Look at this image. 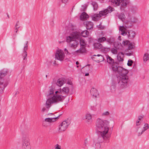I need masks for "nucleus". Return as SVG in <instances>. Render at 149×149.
I'll return each instance as SVG.
<instances>
[{
	"label": "nucleus",
	"mask_w": 149,
	"mask_h": 149,
	"mask_svg": "<svg viewBox=\"0 0 149 149\" xmlns=\"http://www.w3.org/2000/svg\"><path fill=\"white\" fill-rule=\"evenodd\" d=\"M55 93V94L52 97L49 98L46 101L45 106L48 109L51 107L52 104L57 103L60 102H62L66 97V95L63 96L57 94L59 93L62 94L61 90L57 91Z\"/></svg>",
	"instance_id": "f257e3e1"
},
{
	"label": "nucleus",
	"mask_w": 149,
	"mask_h": 149,
	"mask_svg": "<svg viewBox=\"0 0 149 149\" xmlns=\"http://www.w3.org/2000/svg\"><path fill=\"white\" fill-rule=\"evenodd\" d=\"M109 123V122L106 120H102L100 118H98L96 122V126L97 128L100 131V132H105L106 131V129L107 130V132H108Z\"/></svg>",
	"instance_id": "f03ea898"
},
{
	"label": "nucleus",
	"mask_w": 149,
	"mask_h": 149,
	"mask_svg": "<svg viewBox=\"0 0 149 149\" xmlns=\"http://www.w3.org/2000/svg\"><path fill=\"white\" fill-rule=\"evenodd\" d=\"M129 81V79L128 76L120 75L117 77V82L119 87L120 88H126Z\"/></svg>",
	"instance_id": "7ed1b4c3"
},
{
	"label": "nucleus",
	"mask_w": 149,
	"mask_h": 149,
	"mask_svg": "<svg viewBox=\"0 0 149 149\" xmlns=\"http://www.w3.org/2000/svg\"><path fill=\"white\" fill-rule=\"evenodd\" d=\"M119 30L121 35L124 36L127 35L129 39H133L135 36V33L134 31L132 30L127 31V29L123 26H120Z\"/></svg>",
	"instance_id": "20e7f679"
},
{
	"label": "nucleus",
	"mask_w": 149,
	"mask_h": 149,
	"mask_svg": "<svg viewBox=\"0 0 149 149\" xmlns=\"http://www.w3.org/2000/svg\"><path fill=\"white\" fill-rule=\"evenodd\" d=\"M7 71L6 70H3L0 71V93H2L3 89L8 84L7 82H4L3 78L6 76Z\"/></svg>",
	"instance_id": "39448f33"
},
{
	"label": "nucleus",
	"mask_w": 149,
	"mask_h": 149,
	"mask_svg": "<svg viewBox=\"0 0 149 149\" xmlns=\"http://www.w3.org/2000/svg\"><path fill=\"white\" fill-rule=\"evenodd\" d=\"M106 130V131L105 132H99L98 136L97 139L99 143H102L104 141H105V142H108V141L110 137V135L108 134L107 130Z\"/></svg>",
	"instance_id": "423d86ee"
},
{
	"label": "nucleus",
	"mask_w": 149,
	"mask_h": 149,
	"mask_svg": "<svg viewBox=\"0 0 149 149\" xmlns=\"http://www.w3.org/2000/svg\"><path fill=\"white\" fill-rule=\"evenodd\" d=\"M111 2L114 5L119 6L120 4V10L121 11H124L126 8L130 3L129 0H111Z\"/></svg>",
	"instance_id": "0eeeda50"
},
{
	"label": "nucleus",
	"mask_w": 149,
	"mask_h": 149,
	"mask_svg": "<svg viewBox=\"0 0 149 149\" xmlns=\"http://www.w3.org/2000/svg\"><path fill=\"white\" fill-rule=\"evenodd\" d=\"M71 36H69L66 38V41L67 42H71L73 41L74 39H76L79 38L80 36V33L77 31L73 32L70 34Z\"/></svg>",
	"instance_id": "6e6552de"
},
{
	"label": "nucleus",
	"mask_w": 149,
	"mask_h": 149,
	"mask_svg": "<svg viewBox=\"0 0 149 149\" xmlns=\"http://www.w3.org/2000/svg\"><path fill=\"white\" fill-rule=\"evenodd\" d=\"M70 123L68 120L63 121L59 126V131L61 132L65 131L68 127Z\"/></svg>",
	"instance_id": "1a4fd4ad"
},
{
	"label": "nucleus",
	"mask_w": 149,
	"mask_h": 149,
	"mask_svg": "<svg viewBox=\"0 0 149 149\" xmlns=\"http://www.w3.org/2000/svg\"><path fill=\"white\" fill-rule=\"evenodd\" d=\"M29 139L26 136L23 137L22 142V149H31Z\"/></svg>",
	"instance_id": "9d476101"
},
{
	"label": "nucleus",
	"mask_w": 149,
	"mask_h": 149,
	"mask_svg": "<svg viewBox=\"0 0 149 149\" xmlns=\"http://www.w3.org/2000/svg\"><path fill=\"white\" fill-rule=\"evenodd\" d=\"M65 56V54L62 50L59 49L57 50L55 55L56 59L61 61L64 59Z\"/></svg>",
	"instance_id": "9b49d317"
},
{
	"label": "nucleus",
	"mask_w": 149,
	"mask_h": 149,
	"mask_svg": "<svg viewBox=\"0 0 149 149\" xmlns=\"http://www.w3.org/2000/svg\"><path fill=\"white\" fill-rule=\"evenodd\" d=\"M114 10V8L109 6L107 8L99 11V13L101 17L103 16H106L109 13H111Z\"/></svg>",
	"instance_id": "f8f14e48"
},
{
	"label": "nucleus",
	"mask_w": 149,
	"mask_h": 149,
	"mask_svg": "<svg viewBox=\"0 0 149 149\" xmlns=\"http://www.w3.org/2000/svg\"><path fill=\"white\" fill-rule=\"evenodd\" d=\"M114 45V47L111 48V51L113 54H116L117 53V49H119L120 47H121L122 45L120 42H115Z\"/></svg>",
	"instance_id": "ddd939ff"
},
{
	"label": "nucleus",
	"mask_w": 149,
	"mask_h": 149,
	"mask_svg": "<svg viewBox=\"0 0 149 149\" xmlns=\"http://www.w3.org/2000/svg\"><path fill=\"white\" fill-rule=\"evenodd\" d=\"M92 58L93 60L97 62H100L104 60L103 56L99 54L93 55L92 57Z\"/></svg>",
	"instance_id": "4468645a"
},
{
	"label": "nucleus",
	"mask_w": 149,
	"mask_h": 149,
	"mask_svg": "<svg viewBox=\"0 0 149 149\" xmlns=\"http://www.w3.org/2000/svg\"><path fill=\"white\" fill-rule=\"evenodd\" d=\"M90 17H91L93 20L97 21L100 19L101 17L99 13L96 14H92L90 15Z\"/></svg>",
	"instance_id": "2eb2a0df"
},
{
	"label": "nucleus",
	"mask_w": 149,
	"mask_h": 149,
	"mask_svg": "<svg viewBox=\"0 0 149 149\" xmlns=\"http://www.w3.org/2000/svg\"><path fill=\"white\" fill-rule=\"evenodd\" d=\"M91 95L95 98L98 97L99 96V94L97 90L95 88H93L91 89Z\"/></svg>",
	"instance_id": "dca6fc26"
},
{
	"label": "nucleus",
	"mask_w": 149,
	"mask_h": 149,
	"mask_svg": "<svg viewBox=\"0 0 149 149\" xmlns=\"http://www.w3.org/2000/svg\"><path fill=\"white\" fill-rule=\"evenodd\" d=\"M119 67H120V66H119L118 63L116 62H115L112 65L111 67L112 71L114 72H117L118 70Z\"/></svg>",
	"instance_id": "f3484780"
},
{
	"label": "nucleus",
	"mask_w": 149,
	"mask_h": 149,
	"mask_svg": "<svg viewBox=\"0 0 149 149\" xmlns=\"http://www.w3.org/2000/svg\"><path fill=\"white\" fill-rule=\"evenodd\" d=\"M94 47L96 49H100L101 51L103 50V46L102 44L99 42H95L93 44Z\"/></svg>",
	"instance_id": "a211bd4d"
},
{
	"label": "nucleus",
	"mask_w": 149,
	"mask_h": 149,
	"mask_svg": "<svg viewBox=\"0 0 149 149\" xmlns=\"http://www.w3.org/2000/svg\"><path fill=\"white\" fill-rule=\"evenodd\" d=\"M84 24L86 25V27L87 30H90L93 29V24L90 21L86 22H84Z\"/></svg>",
	"instance_id": "6ab92c4d"
},
{
	"label": "nucleus",
	"mask_w": 149,
	"mask_h": 149,
	"mask_svg": "<svg viewBox=\"0 0 149 149\" xmlns=\"http://www.w3.org/2000/svg\"><path fill=\"white\" fill-rule=\"evenodd\" d=\"M124 54L123 52L118 53L117 56V59L119 62H122L124 60Z\"/></svg>",
	"instance_id": "aec40b11"
},
{
	"label": "nucleus",
	"mask_w": 149,
	"mask_h": 149,
	"mask_svg": "<svg viewBox=\"0 0 149 149\" xmlns=\"http://www.w3.org/2000/svg\"><path fill=\"white\" fill-rule=\"evenodd\" d=\"M65 79H60L58 80L56 83L57 85L61 87L65 82Z\"/></svg>",
	"instance_id": "412c9836"
},
{
	"label": "nucleus",
	"mask_w": 149,
	"mask_h": 149,
	"mask_svg": "<svg viewBox=\"0 0 149 149\" xmlns=\"http://www.w3.org/2000/svg\"><path fill=\"white\" fill-rule=\"evenodd\" d=\"M92 118V116L90 113H87L86 115V118L87 120L86 123L89 124L92 122L91 120Z\"/></svg>",
	"instance_id": "4be33fe9"
},
{
	"label": "nucleus",
	"mask_w": 149,
	"mask_h": 149,
	"mask_svg": "<svg viewBox=\"0 0 149 149\" xmlns=\"http://www.w3.org/2000/svg\"><path fill=\"white\" fill-rule=\"evenodd\" d=\"M136 132L138 133V136H139L143 134L144 131L142 130V128L139 127L136 129Z\"/></svg>",
	"instance_id": "5701e85b"
},
{
	"label": "nucleus",
	"mask_w": 149,
	"mask_h": 149,
	"mask_svg": "<svg viewBox=\"0 0 149 149\" xmlns=\"http://www.w3.org/2000/svg\"><path fill=\"white\" fill-rule=\"evenodd\" d=\"M73 43H71V47L74 49L76 48L79 45V42L76 39H74Z\"/></svg>",
	"instance_id": "b1692460"
},
{
	"label": "nucleus",
	"mask_w": 149,
	"mask_h": 149,
	"mask_svg": "<svg viewBox=\"0 0 149 149\" xmlns=\"http://www.w3.org/2000/svg\"><path fill=\"white\" fill-rule=\"evenodd\" d=\"M88 15L85 12H83L80 15V19L81 20H84L88 17Z\"/></svg>",
	"instance_id": "393cba45"
},
{
	"label": "nucleus",
	"mask_w": 149,
	"mask_h": 149,
	"mask_svg": "<svg viewBox=\"0 0 149 149\" xmlns=\"http://www.w3.org/2000/svg\"><path fill=\"white\" fill-rule=\"evenodd\" d=\"M107 63L110 64H113L115 62L114 60L108 55L107 56Z\"/></svg>",
	"instance_id": "a878e982"
},
{
	"label": "nucleus",
	"mask_w": 149,
	"mask_h": 149,
	"mask_svg": "<svg viewBox=\"0 0 149 149\" xmlns=\"http://www.w3.org/2000/svg\"><path fill=\"white\" fill-rule=\"evenodd\" d=\"M62 93L65 95L66 96L68 95L69 92V89L68 87H64L62 89L61 91Z\"/></svg>",
	"instance_id": "bb28decb"
},
{
	"label": "nucleus",
	"mask_w": 149,
	"mask_h": 149,
	"mask_svg": "<svg viewBox=\"0 0 149 149\" xmlns=\"http://www.w3.org/2000/svg\"><path fill=\"white\" fill-rule=\"evenodd\" d=\"M60 116H58L56 117L55 118H46L45 120V121L48 122H54L56 121V120L57 118H59V117Z\"/></svg>",
	"instance_id": "cd10ccee"
},
{
	"label": "nucleus",
	"mask_w": 149,
	"mask_h": 149,
	"mask_svg": "<svg viewBox=\"0 0 149 149\" xmlns=\"http://www.w3.org/2000/svg\"><path fill=\"white\" fill-rule=\"evenodd\" d=\"M85 47H83L82 46H81L80 48L76 51L75 52H76L77 53H83L85 52L86 51Z\"/></svg>",
	"instance_id": "c85d7f7f"
},
{
	"label": "nucleus",
	"mask_w": 149,
	"mask_h": 149,
	"mask_svg": "<svg viewBox=\"0 0 149 149\" xmlns=\"http://www.w3.org/2000/svg\"><path fill=\"white\" fill-rule=\"evenodd\" d=\"M81 35L80 34L79 38H78V39H76L79 40L80 44L81 46H82L83 47H86V43L84 40L83 39L81 38Z\"/></svg>",
	"instance_id": "c756f323"
},
{
	"label": "nucleus",
	"mask_w": 149,
	"mask_h": 149,
	"mask_svg": "<svg viewBox=\"0 0 149 149\" xmlns=\"http://www.w3.org/2000/svg\"><path fill=\"white\" fill-rule=\"evenodd\" d=\"M81 35L84 37H86L89 34V33L87 30H85L82 31L81 33Z\"/></svg>",
	"instance_id": "7c9ffc66"
},
{
	"label": "nucleus",
	"mask_w": 149,
	"mask_h": 149,
	"mask_svg": "<svg viewBox=\"0 0 149 149\" xmlns=\"http://www.w3.org/2000/svg\"><path fill=\"white\" fill-rule=\"evenodd\" d=\"M55 91V88L54 87L52 86L50 88L49 91V94L47 95V96H49V95L53 94L54 93V91Z\"/></svg>",
	"instance_id": "2f4dec72"
},
{
	"label": "nucleus",
	"mask_w": 149,
	"mask_h": 149,
	"mask_svg": "<svg viewBox=\"0 0 149 149\" xmlns=\"http://www.w3.org/2000/svg\"><path fill=\"white\" fill-rule=\"evenodd\" d=\"M149 59V54L148 53L145 54L143 57V60L144 62H146Z\"/></svg>",
	"instance_id": "473e14b6"
},
{
	"label": "nucleus",
	"mask_w": 149,
	"mask_h": 149,
	"mask_svg": "<svg viewBox=\"0 0 149 149\" xmlns=\"http://www.w3.org/2000/svg\"><path fill=\"white\" fill-rule=\"evenodd\" d=\"M123 72H122L121 73V74L119 75H122V76H127V74L128 73V70L126 69H125V68H123V70L122 71Z\"/></svg>",
	"instance_id": "72a5a7b5"
},
{
	"label": "nucleus",
	"mask_w": 149,
	"mask_h": 149,
	"mask_svg": "<svg viewBox=\"0 0 149 149\" xmlns=\"http://www.w3.org/2000/svg\"><path fill=\"white\" fill-rule=\"evenodd\" d=\"M91 4L93 7L94 10L95 11L98 8V5L96 2H93Z\"/></svg>",
	"instance_id": "f704fd0d"
},
{
	"label": "nucleus",
	"mask_w": 149,
	"mask_h": 149,
	"mask_svg": "<svg viewBox=\"0 0 149 149\" xmlns=\"http://www.w3.org/2000/svg\"><path fill=\"white\" fill-rule=\"evenodd\" d=\"M106 40V39L105 37H102L98 39L97 41L99 43H102L105 41Z\"/></svg>",
	"instance_id": "c9c22d12"
},
{
	"label": "nucleus",
	"mask_w": 149,
	"mask_h": 149,
	"mask_svg": "<svg viewBox=\"0 0 149 149\" xmlns=\"http://www.w3.org/2000/svg\"><path fill=\"white\" fill-rule=\"evenodd\" d=\"M130 9L131 11L133 13H135L137 10V8L135 6H132Z\"/></svg>",
	"instance_id": "e433bc0d"
},
{
	"label": "nucleus",
	"mask_w": 149,
	"mask_h": 149,
	"mask_svg": "<svg viewBox=\"0 0 149 149\" xmlns=\"http://www.w3.org/2000/svg\"><path fill=\"white\" fill-rule=\"evenodd\" d=\"M118 18L120 19L123 22L124 20L125 15L124 14L121 13L120 15H118Z\"/></svg>",
	"instance_id": "4c0bfd02"
},
{
	"label": "nucleus",
	"mask_w": 149,
	"mask_h": 149,
	"mask_svg": "<svg viewBox=\"0 0 149 149\" xmlns=\"http://www.w3.org/2000/svg\"><path fill=\"white\" fill-rule=\"evenodd\" d=\"M101 145L100 143L97 142L95 144V149H101Z\"/></svg>",
	"instance_id": "58836bf2"
},
{
	"label": "nucleus",
	"mask_w": 149,
	"mask_h": 149,
	"mask_svg": "<svg viewBox=\"0 0 149 149\" xmlns=\"http://www.w3.org/2000/svg\"><path fill=\"white\" fill-rule=\"evenodd\" d=\"M149 128V126L148 124V123H146L145 124L143 127L142 128V129L143 131H144V132L145 131L148 129Z\"/></svg>",
	"instance_id": "ea45409f"
},
{
	"label": "nucleus",
	"mask_w": 149,
	"mask_h": 149,
	"mask_svg": "<svg viewBox=\"0 0 149 149\" xmlns=\"http://www.w3.org/2000/svg\"><path fill=\"white\" fill-rule=\"evenodd\" d=\"M116 90V86L115 85L111 86L110 87V90L112 93H114L115 92Z\"/></svg>",
	"instance_id": "a19ab883"
},
{
	"label": "nucleus",
	"mask_w": 149,
	"mask_h": 149,
	"mask_svg": "<svg viewBox=\"0 0 149 149\" xmlns=\"http://www.w3.org/2000/svg\"><path fill=\"white\" fill-rule=\"evenodd\" d=\"M123 68H124L123 67L120 66V67H118V70L117 72H118L120 75L123 72L122 71L123 70Z\"/></svg>",
	"instance_id": "79ce46f5"
},
{
	"label": "nucleus",
	"mask_w": 149,
	"mask_h": 149,
	"mask_svg": "<svg viewBox=\"0 0 149 149\" xmlns=\"http://www.w3.org/2000/svg\"><path fill=\"white\" fill-rule=\"evenodd\" d=\"M106 41L109 43V44H111L113 43L114 40L113 39H111V38H109L106 40Z\"/></svg>",
	"instance_id": "37998d69"
},
{
	"label": "nucleus",
	"mask_w": 149,
	"mask_h": 149,
	"mask_svg": "<svg viewBox=\"0 0 149 149\" xmlns=\"http://www.w3.org/2000/svg\"><path fill=\"white\" fill-rule=\"evenodd\" d=\"M28 41H26V44L25 46L24 47V52H26V51L28 49Z\"/></svg>",
	"instance_id": "c03bdc74"
},
{
	"label": "nucleus",
	"mask_w": 149,
	"mask_h": 149,
	"mask_svg": "<svg viewBox=\"0 0 149 149\" xmlns=\"http://www.w3.org/2000/svg\"><path fill=\"white\" fill-rule=\"evenodd\" d=\"M130 42L129 41H123V42L122 44L123 45L126 46L127 45L130 43Z\"/></svg>",
	"instance_id": "a18cd8bd"
},
{
	"label": "nucleus",
	"mask_w": 149,
	"mask_h": 149,
	"mask_svg": "<svg viewBox=\"0 0 149 149\" xmlns=\"http://www.w3.org/2000/svg\"><path fill=\"white\" fill-rule=\"evenodd\" d=\"M103 50L102 51H104V52H107L109 51L110 48L109 47H105L103 46Z\"/></svg>",
	"instance_id": "49530a36"
},
{
	"label": "nucleus",
	"mask_w": 149,
	"mask_h": 149,
	"mask_svg": "<svg viewBox=\"0 0 149 149\" xmlns=\"http://www.w3.org/2000/svg\"><path fill=\"white\" fill-rule=\"evenodd\" d=\"M133 63V61L131 60H129L128 61V62L127 65L128 66H130L132 65V63Z\"/></svg>",
	"instance_id": "de8ad7c7"
},
{
	"label": "nucleus",
	"mask_w": 149,
	"mask_h": 149,
	"mask_svg": "<svg viewBox=\"0 0 149 149\" xmlns=\"http://www.w3.org/2000/svg\"><path fill=\"white\" fill-rule=\"evenodd\" d=\"M109 114V113L108 111H106L103 113L102 114V116H108Z\"/></svg>",
	"instance_id": "09e8293b"
},
{
	"label": "nucleus",
	"mask_w": 149,
	"mask_h": 149,
	"mask_svg": "<svg viewBox=\"0 0 149 149\" xmlns=\"http://www.w3.org/2000/svg\"><path fill=\"white\" fill-rule=\"evenodd\" d=\"M23 60H25L26 57L27 56V52H24L23 53Z\"/></svg>",
	"instance_id": "8fccbe9b"
},
{
	"label": "nucleus",
	"mask_w": 149,
	"mask_h": 149,
	"mask_svg": "<svg viewBox=\"0 0 149 149\" xmlns=\"http://www.w3.org/2000/svg\"><path fill=\"white\" fill-rule=\"evenodd\" d=\"M130 20L132 22L134 23L136 22V19L134 17H133L131 18Z\"/></svg>",
	"instance_id": "3c124183"
},
{
	"label": "nucleus",
	"mask_w": 149,
	"mask_h": 149,
	"mask_svg": "<svg viewBox=\"0 0 149 149\" xmlns=\"http://www.w3.org/2000/svg\"><path fill=\"white\" fill-rule=\"evenodd\" d=\"M64 51L65 52V53L66 54H68L69 55L71 54L69 52L68 50L66 48L64 49Z\"/></svg>",
	"instance_id": "603ef678"
},
{
	"label": "nucleus",
	"mask_w": 149,
	"mask_h": 149,
	"mask_svg": "<svg viewBox=\"0 0 149 149\" xmlns=\"http://www.w3.org/2000/svg\"><path fill=\"white\" fill-rule=\"evenodd\" d=\"M88 140L87 139H85L84 141V145L85 146H86L88 144Z\"/></svg>",
	"instance_id": "864d4df0"
},
{
	"label": "nucleus",
	"mask_w": 149,
	"mask_h": 149,
	"mask_svg": "<svg viewBox=\"0 0 149 149\" xmlns=\"http://www.w3.org/2000/svg\"><path fill=\"white\" fill-rule=\"evenodd\" d=\"M133 48L132 46V44H129L128 46V49H130Z\"/></svg>",
	"instance_id": "5fc2aeb1"
},
{
	"label": "nucleus",
	"mask_w": 149,
	"mask_h": 149,
	"mask_svg": "<svg viewBox=\"0 0 149 149\" xmlns=\"http://www.w3.org/2000/svg\"><path fill=\"white\" fill-rule=\"evenodd\" d=\"M131 52H132V51H131ZM126 54L127 56H130L131 55H132L133 53V52H128V53H126Z\"/></svg>",
	"instance_id": "6e6d98bb"
},
{
	"label": "nucleus",
	"mask_w": 149,
	"mask_h": 149,
	"mask_svg": "<svg viewBox=\"0 0 149 149\" xmlns=\"http://www.w3.org/2000/svg\"><path fill=\"white\" fill-rule=\"evenodd\" d=\"M140 121H139V120L138 119V120L136 121V125L137 126L139 125L140 124Z\"/></svg>",
	"instance_id": "4d7b16f0"
},
{
	"label": "nucleus",
	"mask_w": 149,
	"mask_h": 149,
	"mask_svg": "<svg viewBox=\"0 0 149 149\" xmlns=\"http://www.w3.org/2000/svg\"><path fill=\"white\" fill-rule=\"evenodd\" d=\"M56 149H61V146H59L58 144H56Z\"/></svg>",
	"instance_id": "13d9d810"
},
{
	"label": "nucleus",
	"mask_w": 149,
	"mask_h": 149,
	"mask_svg": "<svg viewBox=\"0 0 149 149\" xmlns=\"http://www.w3.org/2000/svg\"><path fill=\"white\" fill-rule=\"evenodd\" d=\"M19 28V27H16L15 28L14 32H15L16 33H17L18 31V29Z\"/></svg>",
	"instance_id": "bf43d9fd"
},
{
	"label": "nucleus",
	"mask_w": 149,
	"mask_h": 149,
	"mask_svg": "<svg viewBox=\"0 0 149 149\" xmlns=\"http://www.w3.org/2000/svg\"><path fill=\"white\" fill-rule=\"evenodd\" d=\"M68 0H60L62 3H67Z\"/></svg>",
	"instance_id": "052dcab7"
},
{
	"label": "nucleus",
	"mask_w": 149,
	"mask_h": 149,
	"mask_svg": "<svg viewBox=\"0 0 149 149\" xmlns=\"http://www.w3.org/2000/svg\"><path fill=\"white\" fill-rule=\"evenodd\" d=\"M104 26H102L101 25H100V24L99 25V28H100V29H104Z\"/></svg>",
	"instance_id": "680f3d73"
},
{
	"label": "nucleus",
	"mask_w": 149,
	"mask_h": 149,
	"mask_svg": "<svg viewBox=\"0 0 149 149\" xmlns=\"http://www.w3.org/2000/svg\"><path fill=\"white\" fill-rule=\"evenodd\" d=\"M143 118V116H138V120H139V121H140L141 120L142 118Z\"/></svg>",
	"instance_id": "e2e57ef3"
},
{
	"label": "nucleus",
	"mask_w": 149,
	"mask_h": 149,
	"mask_svg": "<svg viewBox=\"0 0 149 149\" xmlns=\"http://www.w3.org/2000/svg\"><path fill=\"white\" fill-rule=\"evenodd\" d=\"M18 23H19V21H18L17 22V23H16V25H15V28H16V27H17V25H18Z\"/></svg>",
	"instance_id": "0e129e2a"
},
{
	"label": "nucleus",
	"mask_w": 149,
	"mask_h": 149,
	"mask_svg": "<svg viewBox=\"0 0 149 149\" xmlns=\"http://www.w3.org/2000/svg\"><path fill=\"white\" fill-rule=\"evenodd\" d=\"M46 108H45V107H44L42 109V111L43 112H44Z\"/></svg>",
	"instance_id": "69168bd1"
},
{
	"label": "nucleus",
	"mask_w": 149,
	"mask_h": 149,
	"mask_svg": "<svg viewBox=\"0 0 149 149\" xmlns=\"http://www.w3.org/2000/svg\"><path fill=\"white\" fill-rule=\"evenodd\" d=\"M68 84L70 85H72V82H68Z\"/></svg>",
	"instance_id": "338daca9"
},
{
	"label": "nucleus",
	"mask_w": 149,
	"mask_h": 149,
	"mask_svg": "<svg viewBox=\"0 0 149 149\" xmlns=\"http://www.w3.org/2000/svg\"><path fill=\"white\" fill-rule=\"evenodd\" d=\"M121 36H118V40H121Z\"/></svg>",
	"instance_id": "774afa93"
}]
</instances>
